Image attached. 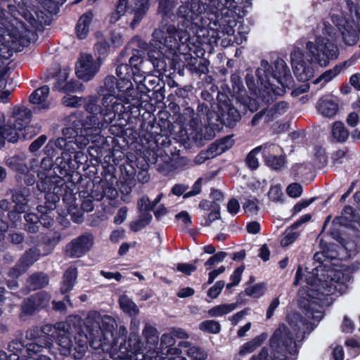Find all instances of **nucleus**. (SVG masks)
I'll list each match as a JSON object with an SVG mask.
<instances>
[{
  "instance_id": "9",
  "label": "nucleus",
  "mask_w": 360,
  "mask_h": 360,
  "mask_svg": "<svg viewBox=\"0 0 360 360\" xmlns=\"http://www.w3.org/2000/svg\"><path fill=\"white\" fill-rule=\"evenodd\" d=\"M350 13L352 15L350 21L343 13L333 15L332 16L333 23L335 25L340 32L342 41L349 46L354 45L358 40L356 27L360 22V11L350 8Z\"/></svg>"
},
{
  "instance_id": "34",
  "label": "nucleus",
  "mask_w": 360,
  "mask_h": 360,
  "mask_svg": "<svg viewBox=\"0 0 360 360\" xmlns=\"http://www.w3.org/2000/svg\"><path fill=\"white\" fill-rule=\"evenodd\" d=\"M341 70V65H335L333 69L324 72L321 75H320L317 79L314 80V83L321 84V86H323L328 82L331 81L337 75H338Z\"/></svg>"
},
{
  "instance_id": "61",
  "label": "nucleus",
  "mask_w": 360,
  "mask_h": 360,
  "mask_svg": "<svg viewBox=\"0 0 360 360\" xmlns=\"http://www.w3.org/2000/svg\"><path fill=\"white\" fill-rule=\"evenodd\" d=\"M37 299L38 300V301L34 302V307H46L47 305V303L50 300V296L44 292H41L37 293Z\"/></svg>"
},
{
  "instance_id": "15",
  "label": "nucleus",
  "mask_w": 360,
  "mask_h": 360,
  "mask_svg": "<svg viewBox=\"0 0 360 360\" xmlns=\"http://www.w3.org/2000/svg\"><path fill=\"white\" fill-rule=\"evenodd\" d=\"M262 148L263 158L268 167L276 170L285 165V157L279 146L266 143L262 146Z\"/></svg>"
},
{
  "instance_id": "40",
  "label": "nucleus",
  "mask_w": 360,
  "mask_h": 360,
  "mask_svg": "<svg viewBox=\"0 0 360 360\" xmlns=\"http://www.w3.org/2000/svg\"><path fill=\"white\" fill-rule=\"evenodd\" d=\"M245 91H241L239 95L237 96V99L243 103L251 112H255L259 108V102L255 98H252L249 96H244Z\"/></svg>"
},
{
  "instance_id": "25",
  "label": "nucleus",
  "mask_w": 360,
  "mask_h": 360,
  "mask_svg": "<svg viewBox=\"0 0 360 360\" xmlns=\"http://www.w3.org/2000/svg\"><path fill=\"white\" fill-rule=\"evenodd\" d=\"M215 136V127L214 123L211 122L208 117L207 125H205L202 129L194 130L192 133L193 139L197 142L200 143L202 141H208L212 139Z\"/></svg>"
},
{
  "instance_id": "55",
  "label": "nucleus",
  "mask_w": 360,
  "mask_h": 360,
  "mask_svg": "<svg viewBox=\"0 0 360 360\" xmlns=\"http://www.w3.org/2000/svg\"><path fill=\"white\" fill-rule=\"evenodd\" d=\"M95 50L99 55L98 58H101L102 62V57H104L110 50L109 43L105 40L101 41L96 44Z\"/></svg>"
},
{
  "instance_id": "30",
  "label": "nucleus",
  "mask_w": 360,
  "mask_h": 360,
  "mask_svg": "<svg viewBox=\"0 0 360 360\" xmlns=\"http://www.w3.org/2000/svg\"><path fill=\"white\" fill-rule=\"evenodd\" d=\"M77 276V271L76 268L70 267L68 269H67L64 274L63 281L60 287L62 293H66L72 289L75 283Z\"/></svg>"
},
{
  "instance_id": "48",
  "label": "nucleus",
  "mask_w": 360,
  "mask_h": 360,
  "mask_svg": "<svg viewBox=\"0 0 360 360\" xmlns=\"http://www.w3.org/2000/svg\"><path fill=\"white\" fill-rule=\"evenodd\" d=\"M244 212L248 215H255L258 211V201L255 198L247 199L243 203Z\"/></svg>"
},
{
  "instance_id": "13",
  "label": "nucleus",
  "mask_w": 360,
  "mask_h": 360,
  "mask_svg": "<svg viewBox=\"0 0 360 360\" xmlns=\"http://www.w3.org/2000/svg\"><path fill=\"white\" fill-rule=\"evenodd\" d=\"M52 167V161L49 158H44L41 162V168L45 170V172L41 171L38 172V176L41 179V182L38 184V188L43 192L46 193V198L48 200L51 199V202L53 204L59 200V197L56 195V189L57 188L54 186L52 188L51 186H46L45 184L49 183L51 181L50 176H51V169Z\"/></svg>"
},
{
  "instance_id": "14",
  "label": "nucleus",
  "mask_w": 360,
  "mask_h": 360,
  "mask_svg": "<svg viewBox=\"0 0 360 360\" xmlns=\"http://www.w3.org/2000/svg\"><path fill=\"white\" fill-rule=\"evenodd\" d=\"M21 347L20 343L12 342L8 346L9 350L13 352L9 359H7V355L4 352L0 351V360H38V356L34 358L33 355H37L39 353L43 347V346L38 344L30 343L25 348L27 354L20 356L19 353L20 352Z\"/></svg>"
},
{
  "instance_id": "39",
  "label": "nucleus",
  "mask_w": 360,
  "mask_h": 360,
  "mask_svg": "<svg viewBox=\"0 0 360 360\" xmlns=\"http://www.w3.org/2000/svg\"><path fill=\"white\" fill-rule=\"evenodd\" d=\"M296 229H297L292 225L290 228L285 230L281 240V245L282 247H287L296 240L299 236V233Z\"/></svg>"
},
{
  "instance_id": "36",
  "label": "nucleus",
  "mask_w": 360,
  "mask_h": 360,
  "mask_svg": "<svg viewBox=\"0 0 360 360\" xmlns=\"http://www.w3.org/2000/svg\"><path fill=\"white\" fill-rule=\"evenodd\" d=\"M119 303L120 308L130 316L136 315L139 312L135 303L126 295H122L120 297Z\"/></svg>"
},
{
  "instance_id": "38",
  "label": "nucleus",
  "mask_w": 360,
  "mask_h": 360,
  "mask_svg": "<svg viewBox=\"0 0 360 360\" xmlns=\"http://www.w3.org/2000/svg\"><path fill=\"white\" fill-rule=\"evenodd\" d=\"M28 286L31 290L44 287L48 283V278L44 274L32 275L27 281Z\"/></svg>"
},
{
  "instance_id": "12",
  "label": "nucleus",
  "mask_w": 360,
  "mask_h": 360,
  "mask_svg": "<svg viewBox=\"0 0 360 360\" xmlns=\"http://www.w3.org/2000/svg\"><path fill=\"white\" fill-rule=\"evenodd\" d=\"M17 129H21V136L24 139H31L41 131V127L38 124H30L31 112L25 108H18L15 110Z\"/></svg>"
},
{
  "instance_id": "24",
  "label": "nucleus",
  "mask_w": 360,
  "mask_h": 360,
  "mask_svg": "<svg viewBox=\"0 0 360 360\" xmlns=\"http://www.w3.org/2000/svg\"><path fill=\"white\" fill-rule=\"evenodd\" d=\"M339 223L360 231V219L354 214L353 209L349 206L345 207L342 210Z\"/></svg>"
},
{
  "instance_id": "23",
  "label": "nucleus",
  "mask_w": 360,
  "mask_h": 360,
  "mask_svg": "<svg viewBox=\"0 0 360 360\" xmlns=\"http://www.w3.org/2000/svg\"><path fill=\"white\" fill-rule=\"evenodd\" d=\"M39 259V253L37 250L31 249L26 252L20 259V264L18 267L11 271L10 274L13 277H18L25 271L26 269L32 265Z\"/></svg>"
},
{
  "instance_id": "18",
  "label": "nucleus",
  "mask_w": 360,
  "mask_h": 360,
  "mask_svg": "<svg viewBox=\"0 0 360 360\" xmlns=\"http://www.w3.org/2000/svg\"><path fill=\"white\" fill-rule=\"evenodd\" d=\"M15 111L12 117L3 127H0V148L5 145V141L11 143H16L21 137V129H17Z\"/></svg>"
},
{
  "instance_id": "52",
  "label": "nucleus",
  "mask_w": 360,
  "mask_h": 360,
  "mask_svg": "<svg viewBox=\"0 0 360 360\" xmlns=\"http://www.w3.org/2000/svg\"><path fill=\"white\" fill-rule=\"evenodd\" d=\"M247 32L242 33L238 32L236 35H233L231 38H229L226 41V39H224L221 41V44L224 46H226L231 44L236 43V44H241L243 41L246 40L247 38Z\"/></svg>"
},
{
  "instance_id": "45",
  "label": "nucleus",
  "mask_w": 360,
  "mask_h": 360,
  "mask_svg": "<svg viewBox=\"0 0 360 360\" xmlns=\"http://www.w3.org/2000/svg\"><path fill=\"white\" fill-rule=\"evenodd\" d=\"M268 195L269 199L274 202H283L284 200L282 187L279 184L271 186Z\"/></svg>"
},
{
  "instance_id": "2",
  "label": "nucleus",
  "mask_w": 360,
  "mask_h": 360,
  "mask_svg": "<svg viewBox=\"0 0 360 360\" xmlns=\"http://www.w3.org/2000/svg\"><path fill=\"white\" fill-rule=\"evenodd\" d=\"M336 41L337 36L333 27L324 22L322 34L306 43L307 53L299 47L293 48L290 53L291 65L297 79L303 82L300 87L292 90L293 96H298L309 90L307 82L314 77L318 67L325 68L338 58L340 50Z\"/></svg>"
},
{
  "instance_id": "54",
  "label": "nucleus",
  "mask_w": 360,
  "mask_h": 360,
  "mask_svg": "<svg viewBox=\"0 0 360 360\" xmlns=\"http://www.w3.org/2000/svg\"><path fill=\"white\" fill-rule=\"evenodd\" d=\"M219 205H214L212 210L210 212L209 215L205 218L204 221L202 223L203 226H210L211 223L220 218Z\"/></svg>"
},
{
  "instance_id": "16",
  "label": "nucleus",
  "mask_w": 360,
  "mask_h": 360,
  "mask_svg": "<svg viewBox=\"0 0 360 360\" xmlns=\"http://www.w3.org/2000/svg\"><path fill=\"white\" fill-rule=\"evenodd\" d=\"M93 243L94 239L91 235H82L67 245L66 252L71 257H80L91 250Z\"/></svg>"
},
{
  "instance_id": "20",
  "label": "nucleus",
  "mask_w": 360,
  "mask_h": 360,
  "mask_svg": "<svg viewBox=\"0 0 360 360\" xmlns=\"http://www.w3.org/2000/svg\"><path fill=\"white\" fill-rule=\"evenodd\" d=\"M143 60L139 54L132 56L129 59V72L131 74V79H133L134 82L141 84L146 79V72L143 70Z\"/></svg>"
},
{
  "instance_id": "19",
  "label": "nucleus",
  "mask_w": 360,
  "mask_h": 360,
  "mask_svg": "<svg viewBox=\"0 0 360 360\" xmlns=\"http://www.w3.org/2000/svg\"><path fill=\"white\" fill-rule=\"evenodd\" d=\"M232 145L231 138L226 137L221 140L217 143L212 144L208 150L200 152L194 160L196 165H200L205 162V160L221 154Z\"/></svg>"
},
{
  "instance_id": "1",
  "label": "nucleus",
  "mask_w": 360,
  "mask_h": 360,
  "mask_svg": "<svg viewBox=\"0 0 360 360\" xmlns=\"http://www.w3.org/2000/svg\"><path fill=\"white\" fill-rule=\"evenodd\" d=\"M323 257L322 252L314 255V259L317 264L311 271L307 272L305 285L298 292L299 304L307 321L297 313L289 314L288 321L290 329L285 324H281L274 332L270 340L271 355L268 354L266 348H263L257 356H252L250 360H290L285 352L293 356L297 354L294 335L296 339H300L303 334L312 330L313 326L323 318L324 306L332 302L329 296L335 293L341 295L347 291L350 275L328 268V261Z\"/></svg>"
},
{
  "instance_id": "28",
  "label": "nucleus",
  "mask_w": 360,
  "mask_h": 360,
  "mask_svg": "<svg viewBox=\"0 0 360 360\" xmlns=\"http://www.w3.org/2000/svg\"><path fill=\"white\" fill-rule=\"evenodd\" d=\"M148 8V0H134V17L131 22V27L135 26L141 20Z\"/></svg>"
},
{
  "instance_id": "56",
  "label": "nucleus",
  "mask_w": 360,
  "mask_h": 360,
  "mask_svg": "<svg viewBox=\"0 0 360 360\" xmlns=\"http://www.w3.org/2000/svg\"><path fill=\"white\" fill-rule=\"evenodd\" d=\"M287 194L291 198H298L302 193V186L296 183L290 184L286 188Z\"/></svg>"
},
{
  "instance_id": "11",
  "label": "nucleus",
  "mask_w": 360,
  "mask_h": 360,
  "mask_svg": "<svg viewBox=\"0 0 360 360\" xmlns=\"http://www.w3.org/2000/svg\"><path fill=\"white\" fill-rule=\"evenodd\" d=\"M101 65V58H94L91 54L81 53L75 65V73L79 79L88 82L98 73Z\"/></svg>"
},
{
  "instance_id": "53",
  "label": "nucleus",
  "mask_w": 360,
  "mask_h": 360,
  "mask_svg": "<svg viewBox=\"0 0 360 360\" xmlns=\"http://www.w3.org/2000/svg\"><path fill=\"white\" fill-rule=\"evenodd\" d=\"M226 255L227 254L225 252H219L214 254L205 263V266L207 269H210L214 265L223 262Z\"/></svg>"
},
{
  "instance_id": "37",
  "label": "nucleus",
  "mask_w": 360,
  "mask_h": 360,
  "mask_svg": "<svg viewBox=\"0 0 360 360\" xmlns=\"http://www.w3.org/2000/svg\"><path fill=\"white\" fill-rule=\"evenodd\" d=\"M86 110L89 112L91 114H93L92 115H89L84 117L83 115H82L80 113H78V115H80L82 119L85 120L87 117L91 116H94L96 118L98 119V122H100L99 119L94 115V114H97L98 112L101 113V111L102 110V106L100 108L97 105V98L94 96H90L88 98L87 103L85 105ZM74 115H77V113H75ZM102 120H101V122H103V117H101Z\"/></svg>"
},
{
  "instance_id": "50",
  "label": "nucleus",
  "mask_w": 360,
  "mask_h": 360,
  "mask_svg": "<svg viewBox=\"0 0 360 360\" xmlns=\"http://www.w3.org/2000/svg\"><path fill=\"white\" fill-rule=\"evenodd\" d=\"M70 74V69L64 68L59 71L57 78L56 82L55 84L54 88L57 90H59L65 84L68 82V79Z\"/></svg>"
},
{
  "instance_id": "3",
  "label": "nucleus",
  "mask_w": 360,
  "mask_h": 360,
  "mask_svg": "<svg viewBox=\"0 0 360 360\" xmlns=\"http://www.w3.org/2000/svg\"><path fill=\"white\" fill-rule=\"evenodd\" d=\"M119 77L117 81L114 76H108L104 85L98 91L103 96L101 117H103L102 127H106L116 120L122 119L126 111L125 105L131 104L134 107L140 105L138 92L134 88L131 81V74L127 64H121L116 68Z\"/></svg>"
},
{
  "instance_id": "60",
  "label": "nucleus",
  "mask_w": 360,
  "mask_h": 360,
  "mask_svg": "<svg viewBox=\"0 0 360 360\" xmlns=\"http://www.w3.org/2000/svg\"><path fill=\"white\" fill-rule=\"evenodd\" d=\"M117 191L115 188L112 187H108L103 190L102 193H92V197L96 200H101L103 198V195H108L109 198H113L117 195Z\"/></svg>"
},
{
  "instance_id": "10",
  "label": "nucleus",
  "mask_w": 360,
  "mask_h": 360,
  "mask_svg": "<svg viewBox=\"0 0 360 360\" xmlns=\"http://www.w3.org/2000/svg\"><path fill=\"white\" fill-rule=\"evenodd\" d=\"M115 323V319L112 317L108 315L101 316L96 311H89L85 320V325L90 336L99 339L101 334L105 336L108 334L112 335Z\"/></svg>"
},
{
  "instance_id": "4",
  "label": "nucleus",
  "mask_w": 360,
  "mask_h": 360,
  "mask_svg": "<svg viewBox=\"0 0 360 360\" xmlns=\"http://www.w3.org/2000/svg\"><path fill=\"white\" fill-rule=\"evenodd\" d=\"M68 127L63 131L64 137L58 138L54 141H49L47 147L54 145L58 148L69 153L75 150L73 145L79 149H83L90 141L96 142L103 129L102 124L94 116L87 117L85 120L80 115H70L67 118Z\"/></svg>"
},
{
  "instance_id": "27",
  "label": "nucleus",
  "mask_w": 360,
  "mask_h": 360,
  "mask_svg": "<svg viewBox=\"0 0 360 360\" xmlns=\"http://www.w3.org/2000/svg\"><path fill=\"white\" fill-rule=\"evenodd\" d=\"M267 335L262 333L252 340L244 343L239 349L238 354L241 356L252 353L266 340Z\"/></svg>"
},
{
  "instance_id": "26",
  "label": "nucleus",
  "mask_w": 360,
  "mask_h": 360,
  "mask_svg": "<svg viewBox=\"0 0 360 360\" xmlns=\"http://www.w3.org/2000/svg\"><path fill=\"white\" fill-rule=\"evenodd\" d=\"M93 17L94 15L91 12H87L82 15L79 19L76 27V32L79 39L86 37L91 27Z\"/></svg>"
},
{
  "instance_id": "42",
  "label": "nucleus",
  "mask_w": 360,
  "mask_h": 360,
  "mask_svg": "<svg viewBox=\"0 0 360 360\" xmlns=\"http://www.w3.org/2000/svg\"><path fill=\"white\" fill-rule=\"evenodd\" d=\"M128 0H119L116 7V11L110 15V22L115 23L124 15L127 8Z\"/></svg>"
},
{
  "instance_id": "58",
  "label": "nucleus",
  "mask_w": 360,
  "mask_h": 360,
  "mask_svg": "<svg viewBox=\"0 0 360 360\" xmlns=\"http://www.w3.org/2000/svg\"><path fill=\"white\" fill-rule=\"evenodd\" d=\"M224 282L223 281H217L212 287H211L207 291L208 297L214 299L217 297L220 294L221 290L224 287Z\"/></svg>"
},
{
  "instance_id": "21",
  "label": "nucleus",
  "mask_w": 360,
  "mask_h": 360,
  "mask_svg": "<svg viewBox=\"0 0 360 360\" xmlns=\"http://www.w3.org/2000/svg\"><path fill=\"white\" fill-rule=\"evenodd\" d=\"M316 108L321 115L328 118L333 117L338 112L337 100L328 96L320 98L316 103Z\"/></svg>"
},
{
  "instance_id": "6",
  "label": "nucleus",
  "mask_w": 360,
  "mask_h": 360,
  "mask_svg": "<svg viewBox=\"0 0 360 360\" xmlns=\"http://www.w3.org/2000/svg\"><path fill=\"white\" fill-rule=\"evenodd\" d=\"M79 322L77 316L70 317L66 322H60L56 325L46 324L42 327V332L49 338L56 339L60 346V353L68 355L72 352L75 359H82L88 349L89 338L81 333L75 336V343L70 339V335L77 332L75 326H71V323Z\"/></svg>"
},
{
  "instance_id": "62",
  "label": "nucleus",
  "mask_w": 360,
  "mask_h": 360,
  "mask_svg": "<svg viewBox=\"0 0 360 360\" xmlns=\"http://www.w3.org/2000/svg\"><path fill=\"white\" fill-rule=\"evenodd\" d=\"M47 136L41 135L34 140L30 146L29 150L32 153L37 151L46 141Z\"/></svg>"
},
{
  "instance_id": "43",
  "label": "nucleus",
  "mask_w": 360,
  "mask_h": 360,
  "mask_svg": "<svg viewBox=\"0 0 360 360\" xmlns=\"http://www.w3.org/2000/svg\"><path fill=\"white\" fill-rule=\"evenodd\" d=\"M199 328L204 332L217 334L219 333L221 326L218 321L207 320L200 323Z\"/></svg>"
},
{
  "instance_id": "63",
  "label": "nucleus",
  "mask_w": 360,
  "mask_h": 360,
  "mask_svg": "<svg viewBox=\"0 0 360 360\" xmlns=\"http://www.w3.org/2000/svg\"><path fill=\"white\" fill-rule=\"evenodd\" d=\"M202 179H198L193 185L192 189L190 191L185 193L184 195V198H191L200 193L202 188Z\"/></svg>"
},
{
  "instance_id": "5",
  "label": "nucleus",
  "mask_w": 360,
  "mask_h": 360,
  "mask_svg": "<svg viewBox=\"0 0 360 360\" xmlns=\"http://www.w3.org/2000/svg\"><path fill=\"white\" fill-rule=\"evenodd\" d=\"M258 82L260 83V96L269 101L274 96H282L286 88L292 84V77L289 68L283 59H277L274 67L266 60H262L257 70Z\"/></svg>"
},
{
  "instance_id": "31",
  "label": "nucleus",
  "mask_w": 360,
  "mask_h": 360,
  "mask_svg": "<svg viewBox=\"0 0 360 360\" xmlns=\"http://www.w3.org/2000/svg\"><path fill=\"white\" fill-rule=\"evenodd\" d=\"M349 133L342 122H335L332 126L333 138L338 142H345L349 137Z\"/></svg>"
},
{
  "instance_id": "44",
  "label": "nucleus",
  "mask_w": 360,
  "mask_h": 360,
  "mask_svg": "<svg viewBox=\"0 0 360 360\" xmlns=\"http://www.w3.org/2000/svg\"><path fill=\"white\" fill-rule=\"evenodd\" d=\"M262 153V146L253 149L247 157V165L251 169H256L259 167V160L257 155Z\"/></svg>"
},
{
  "instance_id": "49",
  "label": "nucleus",
  "mask_w": 360,
  "mask_h": 360,
  "mask_svg": "<svg viewBox=\"0 0 360 360\" xmlns=\"http://www.w3.org/2000/svg\"><path fill=\"white\" fill-rule=\"evenodd\" d=\"M84 99L82 97L67 95L63 98V103L68 107L77 108L83 104Z\"/></svg>"
},
{
  "instance_id": "47",
  "label": "nucleus",
  "mask_w": 360,
  "mask_h": 360,
  "mask_svg": "<svg viewBox=\"0 0 360 360\" xmlns=\"http://www.w3.org/2000/svg\"><path fill=\"white\" fill-rule=\"evenodd\" d=\"M265 285L262 283H257L245 289L246 295L254 298H259L264 293Z\"/></svg>"
},
{
  "instance_id": "46",
  "label": "nucleus",
  "mask_w": 360,
  "mask_h": 360,
  "mask_svg": "<svg viewBox=\"0 0 360 360\" xmlns=\"http://www.w3.org/2000/svg\"><path fill=\"white\" fill-rule=\"evenodd\" d=\"M27 223V230L30 233H37L39 230V217L33 213H28L25 216Z\"/></svg>"
},
{
  "instance_id": "64",
  "label": "nucleus",
  "mask_w": 360,
  "mask_h": 360,
  "mask_svg": "<svg viewBox=\"0 0 360 360\" xmlns=\"http://www.w3.org/2000/svg\"><path fill=\"white\" fill-rule=\"evenodd\" d=\"M176 218L181 221L185 228H188L191 224V217L186 211H182L176 215Z\"/></svg>"
},
{
  "instance_id": "51",
  "label": "nucleus",
  "mask_w": 360,
  "mask_h": 360,
  "mask_svg": "<svg viewBox=\"0 0 360 360\" xmlns=\"http://www.w3.org/2000/svg\"><path fill=\"white\" fill-rule=\"evenodd\" d=\"M82 85L77 81L70 80L67 82L64 86H63L58 91L64 93H73L82 91Z\"/></svg>"
},
{
  "instance_id": "35",
  "label": "nucleus",
  "mask_w": 360,
  "mask_h": 360,
  "mask_svg": "<svg viewBox=\"0 0 360 360\" xmlns=\"http://www.w3.org/2000/svg\"><path fill=\"white\" fill-rule=\"evenodd\" d=\"M236 24V23L235 20H224L222 21L220 24L217 23L218 32H219V39L224 36H227L226 38V40L229 38H231L235 33L233 27Z\"/></svg>"
},
{
  "instance_id": "29",
  "label": "nucleus",
  "mask_w": 360,
  "mask_h": 360,
  "mask_svg": "<svg viewBox=\"0 0 360 360\" xmlns=\"http://www.w3.org/2000/svg\"><path fill=\"white\" fill-rule=\"evenodd\" d=\"M179 347L184 349L187 355L194 360H204L207 357V354L203 350L198 347L192 346L187 341L180 342Z\"/></svg>"
},
{
  "instance_id": "7",
  "label": "nucleus",
  "mask_w": 360,
  "mask_h": 360,
  "mask_svg": "<svg viewBox=\"0 0 360 360\" xmlns=\"http://www.w3.org/2000/svg\"><path fill=\"white\" fill-rule=\"evenodd\" d=\"M32 32L21 21L0 19V67L13 51H20L30 41Z\"/></svg>"
},
{
  "instance_id": "32",
  "label": "nucleus",
  "mask_w": 360,
  "mask_h": 360,
  "mask_svg": "<svg viewBox=\"0 0 360 360\" xmlns=\"http://www.w3.org/2000/svg\"><path fill=\"white\" fill-rule=\"evenodd\" d=\"M237 307V304H223L215 306L208 311V314L211 317H219L228 314L235 310Z\"/></svg>"
},
{
  "instance_id": "8",
  "label": "nucleus",
  "mask_w": 360,
  "mask_h": 360,
  "mask_svg": "<svg viewBox=\"0 0 360 360\" xmlns=\"http://www.w3.org/2000/svg\"><path fill=\"white\" fill-rule=\"evenodd\" d=\"M141 343L136 335L130 338L128 341V348L121 346L118 358L120 359L129 360H165L168 355L181 356V350L177 347H169L166 352H161L160 354L155 350L149 349L146 354L140 352Z\"/></svg>"
},
{
  "instance_id": "17",
  "label": "nucleus",
  "mask_w": 360,
  "mask_h": 360,
  "mask_svg": "<svg viewBox=\"0 0 360 360\" xmlns=\"http://www.w3.org/2000/svg\"><path fill=\"white\" fill-rule=\"evenodd\" d=\"M49 87L44 85L31 94L30 102L34 105V112H41L51 108V103L49 100Z\"/></svg>"
},
{
  "instance_id": "59",
  "label": "nucleus",
  "mask_w": 360,
  "mask_h": 360,
  "mask_svg": "<svg viewBox=\"0 0 360 360\" xmlns=\"http://www.w3.org/2000/svg\"><path fill=\"white\" fill-rule=\"evenodd\" d=\"M244 267L239 266L233 271V274L231 276V283L227 284L226 285L228 288H230L234 285H237L240 283Z\"/></svg>"
},
{
  "instance_id": "33",
  "label": "nucleus",
  "mask_w": 360,
  "mask_h": 360,
  "mask_svg": "<svg viewBox=\"0 0 360 360\" xmlns=\"http://www.w3.org/2000/svg\"><path fill=\"white\" fill-rule=\"evenodd\" d=\"M6 164L13 170L17 171L21 174H25L29 172L25 160L20 156H13L8 158Z\"/></svg>"
},
{
  "instance_id": "41",
  "label": "nucleus",
  "mask_w": 360,
  "mask_h": 360,
  "mask_svg": "<svg viewBox=\"0 0 360 360\" xmlns=\"http://www.w3.org/2000/svg\"><path fill=\"white\" fill-rule=\"evenodd\" d=\"M288 109V103L285 102H278L272 108L266 110V116L271 119L283 115Z\"/></svg>"
},
{
  "instance_id": "22",
  "label": "nucleus",
  "mask_w": 360,
  "mask_h": 360,
  "mask_svg": "<svg viewBox=\"0 0 360 360\" xmlns=\"http://www.w3.org/2000/svg\"><path fill=\"white\" fill-rule=\"evenodd\" d=\"M13 202L15 203L14 211L10 212L8 217L12 221L16 222L20 219V214L25 212L28 199L21 191H15L13 193Z\"/></svg>"
},
{
  "instance_id": "57",
  "label": "nucleus",
  "mask_w": 360,
  "mask_h": 360,
  "mask_svg": "<svg viewBox=\"0 0 360 360\" xmlns=\"http://www.w3.org/2000/svg\"><path fill=\"white\" fill-rule=\"evenodd\" d=\"M175 342L176 341L172 333L163 334L160 339V347L162 350H163L165 347L168 348L169 347H172Z\"/></svg>"
}]
</instances>
